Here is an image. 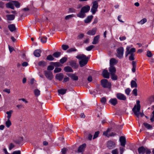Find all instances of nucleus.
I'll return each instance as SVG.
<instances>
[{
    "label": "nucleus",
    "instance_id": "1",
    "mask_svg": "<svg viewBox=\"0 0 154 154\" xmlns=\"http://www.w3.org/2000/svg\"><path fill=\"white\" fill-rule=\"evenodd\" d=\"M76 57L79 60H81L79 62L80 66L83 67L86 65L88 62L89 58L84 54L78 55Z\"/></svg>",
    "mask_w": 154,
    "mask_h": 154
},
{
    "label": "nucleus",
    "instance_id": "2",
    "mask_svg": "<svg viewBox=\"0 0 154 154\" xmlns=\"http://www.w3.org/2000/svg\"><path fill=\"white\" fill-rule=\"evenodd\" d=\"M124 49L123 47H121L117 48L116 50V56L119 58H122L123 57Z\"/></svg>",
    "mask_w": 154,
    "mask_h": 154
},
{
    "label": "nucleus",
    "instance_id": "3",
    "mask_svg": "<svg viewBox=\"0 0 154 154\" xmlns=\"http://www.w3.org/2000/svg\"><path fill=\"white\" fill-rule=\"evenodd\" d=\"M93 6L91 9V11L93 14H95L97 11L98 7V3L97 1H95L92 3Z\"/></svg>",
    "mask_w": 154,
    "mask_h": 154
},
{
    "label": "nucleus",
    "instance_id": "4",
    "mask_svg": "<svg viewBox=\"0 0 154 154\" xmlns=\"http://www.w3.org/2000/svg\"><path fill=\"white\" fill-rule=\"evenodd\" d=\"M101 85L104 88H109L111 87L110 83L106 79H103L101 81Z\"/></svg>",
    "mask_w": 154,
    "mask_h": 154
},
{
    "label": "nucleus",
    "instance_id": "5",
    "mask_svg": "<svg viewBox=\"0 0 154 154\" xmlns=\"http://www.w3.org/2000/svg\"><path fill=\"white\" fill-rule=\"evenodd\" d=\"M44 74L47 78L48 79L51 80L53 79V74L51 72L45 71H44Z\"/></svg>",
    "mask_w": 154,
    "mask_h": 154
},
{
    "label": "nucleus",
    "instance_id": "6",
    "mask_svg": "<svg viewBox=\"0 0 154 154\" xmlns=\"http://www.w3.org/2000/svg\"><path fill=\"white\" fill-rule=\"evenodd\" d=\"M126 51L125 52V56L126 57H127L129 54L133 53L135 52L136 50L134 48H131L130 50V48L127 47L126 49Z\"/></svg>",
    "mask_w": 154,
    "mask_h": 154
},
{
    "label": "nucleus",
    "instance_id": "7",
    "mask_svg": "<svg viewBox=\"0 0 154 154\" xmlns=\"http://www.w3.org/2000/svg\"><path fill=\"white\" fill-rule=\"evenodd\" d=\"M116 97L121 100H125L126 99V97L123 94L121 93H117L116 94Z\"/></svg>",
    "mask_w": 154,
    "mask_h": 154
},
{
    "label": "nucleus",
    "instance_id": "8",
    "mask_svg": "<svg viewBox=\"0 0 154 154\" xmlns=\"http://www.w3.org/2000/svg\"><path fill=\"white\" fill-rule=\"evenodd\" d=\"M136 106H134L132 109V111L134 112L135 115L137 117H138L140 115L142 117L144 115V114L143 113H141L140 112V111H138L137 110L135 109Z\"/></svg>",
    "mask_w": 154,
    "mask_h": 154
},
{
    "label": "nucleus",
    "instance_id": "9",
    "mask_svg": "<svg viewBox=\"0 0 154 154\" xmlns=\"http://www.w3.org/2000/svg\"><path fill=\"white\" fill-rule=\"evenodd\" d=\"M107 146L109 149H112L115 147L116 144L114 142L110 140L108 141Z\"/></svg>",
    "mask_w": 154,
    "mask_h": 154
},
{
    "label": "nucleus",
    "instance_id": "10",
    "mask_svg": "<svg viewBox=\"0 0 154 154\" xmlns=\"http://www.w3.org/2000/svg\"><path fill=\"white\" fill-rule=\"evenodd\" d=\"M121 145L124 147L126 144V139L124 136H121L119 139Z\"/></svg>",
    "mask_w": 154,
    "mask_h": 154
},
{
    "label": "nucleus",
    "instance_id": "11",
    "mask_svg": "<svg viewBox=\"0 0 154 154\" xmlns=\"http://www.w3.org/2000/svg\"><path fill=\"white\" fill-rule=\"evenodd\" d=\"M86 146V144L85 143L83 144L80 146L78 149V152H83Z\"/></svg>",
    "mask_w": 154,
    "mask_h": 154
},
{
    "label": "nucleus",
    "instance_id": "12",
    "mask_svg": "<svg viewBox=\"0 0 154 154\" xmlns=\"http://www.w3.org/2000/svg\"><path fill=\"white\" fill-rule=\"evenodd\" d=\"M109 103L111 105L115 106L118 103V101L116 98H111L109 101Z\"/></svg>",
    "mask_w": 154,
    "mask_h": 154
},
{
    "label": "nucleus",
    "instance_id": "13",
    "mask_svg": "<svg viewBox=\"0 0 154 154\" xmlns=\"http://www.w3.org/2000/svg\"><path fill=\"white\" fill-rule=\"evenodd\" d=\"M67 75L70 77L71 79L74 81H77L78 79V76H76L74 74L72 73H68L67 74Z\"/></svg>",
    "mask_w": 154,
    "mask_h": 154
},
{
    "label": "nucleus",
    "instance_id": "14",
    "mask_svg": "<svg viewBox=\"0 0 154 154\" xmlns=\"http://www.w3.org/2000/svg\"><path fill=\"white\" fill-rule=\"evenodd\" d=\"M81 10L85 14L89 11L90 10V7L89 5H86L82 7Z\"/></svg>",
    "mask_w": 154,
    "mask_h": 154
},
{
    "label": "nucleus",
    "instance_id": "15",
    "mask_svg": "<svg viewBox=\"0 0 154 154\" xmlns=\"http://www.w3.org/2000/svg\"><path fill=\"white\" fill-rule=\"evenodd\" d=\"M6 7L8 8H10L13 10L14 9V7L13 3L12 2V1L11 2L8 3L6 4Z\"/></svg>",
    "mask_w": 154,
    "mask_h": 154
},
{
    "label": "nucleus",
    "instance_id": "16",
    "mask_svg": "<svg viewBox=\"0 0 154 154\" xmlns=\"http://www.w3.org/2000/svg\"><path fill=\"white\" fill-rule=\"evenodd\" d=\"M118 61L114 58H111L110 60V65L111 66H113L118 63Z\"/></svg>",
    "mask_w": 154,
    "mask_h": 154
},
{
    "label": "nucleus",
    "instance_id": "17",
    "mask_svg": "<svg viewBox=\"0 0 154 154\" xmlns=\"http://www.w3.org/2000/svg\"><path fill=\"white\" fill-rule=\"evenodd\" d=\"M138 152L140 154H144L146 150L143 146H142L139 147L138 149Z\"/></svg>",
    "mask_w": 154,
    "mask_h": 154
},
{
    "label": "nucleus",
    "instance_id": "18",
    "mask_svg": "<svg viewBox=\"0 0 154 154\" xmlns=\"http://www.w3.org/2000/svg\"><path fill=\"white\" fill-rule=\"evenodd\" d=\"M63 77V75L62 73H58L55 76L56 78L60 81L62 80Z\"/></svg>",
    "mask_w": 154,
    "mask_h": 154
},
{
    "label": "nucleus",
    "instance_id": "19",
    "mask_svg": "<svg viewBox=\"0 0 154 154\" xmlns=\"http://www.w3.org/2000/svg\"><path fill=\"white\" fill-rule=\"evenodd\" d=\"M96 31L97 29L94 28L92 30H89L87 32V34L90 35H94L95 34Z\"/></svg>",
    "mask_w": 154,
    "mask_h": 154
},
{
    "label": "nucleus",
    "instance_id": "20",
    "mask_svg": "<svg viewBox=\"0 0 154 154\" xmlns=\"http://www.w3.org/2000/svg\"><path fill=\"white\" fill-rule=\"evenodd\" d=\"M41 52L42 51L40 50L37 49L34 51L33 54L35 57H39L40 56V54Z\"/></svg>",
    "mask_w": 154,
    "mask_h": 154
},
{
    "label": "nucleus",
    "instance_id": "21",
    "mask_svg": "<svg viewBox=\"0 0 154 154\" xmlns=\"http://www.w3.org/2000/svg\"><path fill=\"white\" fill-rule=\"evenodd\" d=\"M93 17V16L92 15H90L88 16L84 20L85 23H89L91 22Z\"/></svg>",
    "mask_w": 154,
    "mask_h": 154
},
{
    "label": "nucleus",
    "instance_id": "22",
    "mask_svg": "<svg viewBox=\"0 0 154 154\" xmlns=\"http://www.w3.org/2000/svg\"><path fill=\"white\" fill-rule=\"evenodd\" d=\"M102 74L104 78L108 79L109 78V73L107 70H104Z\"/></svg>",
    "mask_w": 154,
    "mask_h": 154
},
{
    "label": "nucleus",
    "instance_id": "23",
    "mask_svg": "<svg viewBox=\"0 0 154 154\" xmlns=\"http://www.w3.org/2000/svg\"><path fill=\"white\" fill-rule=\"evenodd\" d=\"M77 16L78 17L81 18H83L85 17L86 14L84 12L81 10L80 12L77 14Z\"/></svg>",
    "mask_w": 154,
    "mask_h": 154
},
{
    "label": "nucleus",
    "instance_id": "24",
    "mask_svg": "<svg viewBox=\"0 0 154 154\" xmlns=\"http://www.w3.org/2000/svg\"><path fill=\"white\" fill-rule=\"evenodd\" d=\"M8 27L10 31L11 32H13L16 29L15 26L13 24L9 25Z\"/></svg>",
    "mask_w": 154,
    "mask_h": 154
},
{
    "label": "nucleus",
    "instance_id": "25",
    "mask_svg": "<svg viewBox=\"0 0 154 154\" xmlns=\"http://www.w3.org/2000/svg\"><path fill=\"white\" fill-rule=\"evenodd\" d=\"M100 38V35H97L95 36L93 42H92L93 44H96L98 42V40Z\"/></svg>",
    "mask_w": 154,
    "mask_h": 154
},
{
    "label": "nucleus",
    "instance_id": "26",
    "mask_svg": "<svg viewBox=\"0 0 154 154\" xmlns=\"http://www.w3.org/2000/svg\"><path fill=\"white\" fill-rule=\"evenodd\" d=\"M109 70L110 72V74H115L116 71V69L115 67L114 66H110Z\"/></svg>",
    "mask_w": 154,
    "mask_h": 154
},
{
    "label": "nucleus",
    "instance_id": "27",
    "mask_svg": "<svg viewBox=\"0 0 154 154\" xmlns=\"http://www.w3.org/2000/svg\"><path fill=\"white\" fill-rule=\"evenodd\" d=\"M6 17L8 20H12L14 19L15 16L14 14L7 15Z\"/></svg>",
    "mask_w": 154,
    "mask_h": 154
},
{
    "label": "nucleus",
    "instance_id": "28",
    "mask_svg": "<svg viewBox=\"0 0 154 154\" xmlns=\"http://www.w3.org/2000/svg\"><path fill=\"white\" fill-rule=\"evenodd\" d=\"M64 70L66 72H73V70L71 67L69 66H66L64 68Z\"/></svg>",
    "mask_w": 154,
    "mask_h": 154
},
{
    "label": "nucleus",
    "instance_id": "29",
    "mask_svg": "<svg viewBox=\"0 0 154 154\" xmlns=\"http://www.w3.org/2000/svg\"><path fill=\"white\" fill-rule=\"evenodd\" d=\"M38 64L39 66L44 67L46 65V63L44 61H41L39 62Z\"/></svg>",
    "mask_w": 154,
    "mask_h": 154
},
{
    "label": "nucleus",
    "instance_id": "30",
    "mask_svg": "<svg viewBox=\"0 0 154 154\" xmlns=\"http://www.w3.org/2000/svg\"><path fill=\"white\" fill-rule=\"evenodd\" d=\"M12 2L13 3L14 5L17 8H19L20 6V3L17 1H12Z\"/></svg>",
    "mask_w": 154,
    "mask_h": 154
},
{
    "label": "nucleus",
    "instance_id": "31",
    "mask_svg": "<svg viewBox=\"0 0 154 154\" xmlns=\"http://www.w3.org/2000/svg\"><path fill=\"white\" fill-rule=\"evenodd\" d=\"M132 65L133 68L132 69V71L133 72H134L136 71V62L135 61H133L132 62Z\"/></svg>",
    "mask_w": 154,
    "mask_h": 154
},
{
    "label": "nucleus",
    "instance_id": "32",
    "mask_svg": "<svg viewBox=\"0 0 154 154\" xmlns=\"http://www.w3.org/2000/svg\"><path fill=\"white\" fill-rule=\"evenodd\" d=\"M140 101L139 100H137V105H135L134 106H136L135 109L137 110V111H140Z\"/></svg>",
    "mask_w": 154,
    "mask_h": 154
},
{
    "label": "nucleus",
    "instance_id": "33",
    "mask_svg": "<svg viewBox=\"0 0 154 154\" xmlns=\"http://www.w3.org/2000/svg\"><path fill=\"white\" fill-rule=\"evenodd\" d=\"M131 86L132 88H137V85L136 82L134 80H132L131 82Z\"/></svg>",
    "mask_w": 154,
    "mask_h": 154
},
{
    "label": "nucleus",
    "instance_id": "34",
    "mask_svg": "<svg viewBox=\"0 0 154 154\" xmlns=\"http://www.w3.org/2000/svg\"><path fill=\"white\" fill-rule=\"evenodd\" d=\"M67 90L66 89H61L58 90V92L59 94L62 95L65 94Z\"/></svg>",
    "mask_w": 154,
    "mask_h": 154
},
{
    "label": "nucleus",
    "instance_id": "35",
    "mask_svg": "<svg viewBox=\"0 0 154 154\" xmlns=\"http://www.w3.org/2000/svg\"><path fill=\"white\" fill-rule=\"evenodd\" d=\"M34 93L35 96H38L40 94V91L38 89H35L34 91Z\"/></svg>",
    "mask_w": 154,
    "mask_h": 154
},
{
    "label": "nucleus",
    "instance_id": "36",
    "mask_svg": "<svg viewBox=\"0 0 154 154\" xmlns=\"http://www.w3.org/2000/svg\"><path fill=\"white\" fill-rule=\"evenodd\" d=\"M13 112V111L12 110H10L9 111H7L6 112V113L8 115L7 117L8 119H10V118L11 114Z\"/></svg>",
    "mask_w": 154,
    "mask_h": 154
},
{
    "label": "nucleus",
    "instance_id": "37",
    "mask_svg": "<svg viewBox=\"0 0 154 154\" xmlns=\"http://www.w3.org/2000/svg\"><path fill=\"white\" fill-rule=\"evenodd\" d=\"M60 55L61 52H55L53 54V55L56 58L59 57Z\"/></svg>",
    "mask_w": 154,
    "mask_h": 154
},
{
    "label": "nucleus",
    "instance_id": "38",
    "mask_svg": "<svg viewBox=\"0 0 154 154\" xmlns=\"http://www.w3.org/2000/svg\"><path fill=\"white\" fill-rule=\"evenodd\" d=\"M74 17H75V15L73 14L69 15L66 16L65 19L66 20H68Z\"/></svg>",
    "mask_w": 154,
    "mask_h": 154
},
{
    "label": "nucleus",
    "instance_id": "39",
    "mask_svg": "<svg viewBox=\"0 0 154 154\" xmlns=\"http://www.w3.org/2000/svg\"><path fill=\"white\" fill-rule=\"evenodd\" d=\"M144 126L147 129H151L152 128V125L146 123H144L143 124Z\"/></svg>",
    "mask_w": 154,
    "mask_h": 154
},
{
    "label": "nucleus",
    "instance_id": "40",
    "mask_svg": "<svg viewBox=\"0 0 154 154\" xmlns=\"http://www.w3.org/2000/svg\"><path fill=\"white\" fill-rule=\"evenodd\" d=\"M5 124L7 128H9L11 125V123L10 119L7 120V121L6 122Z\"/></svg>",
    "mask_w": 154,
    "mask_h": 154
},
{
    "label": "nucleus",
    "instance_id": "41",
    "mask_svg": "<svg viewBox=\"0 0 154 154\" xmlns=\"http://www.w3.org/2000/svg\"><path fill=\"white\" fill-rule=\"evenodd\" d=\"M67 60V58L66 57H63L60 60V62L61 63H63L65 62Z\"/></svg>",
    "mask_w": 154,
    "mask_h": 154
},
{
    "label": "nucleus",
    "instance_id": "42",
    "mask_svg": "<svg viewBox=\"0 0 154 154\" xmlns=\"http://www.w3.org/2000/svg\"><path fill=\"white\" fill-rule=\"evenodd\" d=\"M46 59L49 61H52L54 59V58L51 55H49L47 56Z\"/></svg>",
    "mask_w": 154,
    "mask_h": 154
},
{
    "label": "nucleus",
    "instance_id": "43",
    "mask_svg": "<svg viewBox=\"0 0 154 154\" xmlns=\"http://www.w3.org/2000/svg\"><path fill=\"white\" fill-rule=\"evenodd\" d=\"M111 79L114 80H116L117 79V76L115 74H111Z\"/></svg>",
    "mask_w": 154,
    "mask_h": 154
},
{
    "label": "nucleus",
    "instance_id": "44",
    "mask_svg": "<svg viewBox=\"0 0 154 154\" xmlns=\"http://www.w3.org/2000/svg\"><path fill=\"white\" fill-rule=\"evenodd\" d=\"M130 54V56L129 57V60H134V56H135L134 54V53L129 54Z\"/></svg>",
    "mask_w": 154,
    "mask_h": 154
},
{
    "label": "nucleus",
    "instance_id": "45",
    "mask_svg": "<svg viewBox=\"0 0 154 154\" xmlns=\"http://www.w3.org/2000/svg\"><path fill=\"white\" fill-rule=\"evenodd\" d=\"M94 47V46L93 45H91L90 46L87 47L86 49L87 51H91L93 48Z\"/></svg>",
    "mask_w": 154,
    "mask_h": 154
},
{
    "label": "nucleus",
    "instance_id": "46",
    "mask_svg": "<svg viewBox=\"0 0 154 154\" xmlns=\"http://www.w3.org/2000/svg\"><path fill=\"white\" fill-rule=\"evenodd\" d=\"M147 21L146 19L145 18H144L141 20L140 21L138 22L139 23H140L141 24H143L146 23Z\"/></svg>",
    "mask_w": 154,
    "mask_h": 154
},
{
    "label": "nucleus",
    "instance_id": "47",
    "mask_svg": "<svg viewBox=\"0 0 154 154\" xmlns=\"http://www.w3.org/2000/svg\"><path fill=\"white\" fill-rule=\"evenodd\" d=\"M62 48L64 50H66L69 48V46L68 45H63L62 46Z\"/></svg>",
    "mask_w": 154,
    "mask_h": 154
},
{
    "label": "nucleus",
    "instance_id": "48",
    "mask_svg": "<svg viewBox=\"0 0 154 154\" xmlns=\"http://www.w3.org/2000/svg\"><path fill=\"white\" fill-rule=\"evenodd\" d=\"M152 107L154 108V105L152 106ZM150 120L152 122L154 121V110L152 112V115L151 116Z\"/></svg>",
    "mask_w": 154,
    "mask_h": 154
},
{
    "label": "nucleus",
    "instance_id": "49",
    "mask_svg": "<svg viewBox=\"0 0 154 154\" xmlns=\"http://www.w3.org/2000/svg\"><path fill=\"white\" fill-rule=\"evenodd\" d=\"M47 38L46 37H43L41 38V40L42 43H45L46 42Z\"/></svg>",
    "mask_w": 154,
    "mask_h": 154
},
{
    "label": "nucleus",
    "instance_id": "50",
    "mask_svg": "<svg viewBox=\"0 0 154 154\" xmlns=\"http://www.w3.org/2000/svg\"><path fill=\"white\" fill-rule=\"evenodd\" d=\"M51 63L55 66H59L60 65V63L59 62H52Z\"/></svg>",
    "mask_w": 154,
    "mask_h": 154
},
{
    "label": "nucleus",
    "instance_id": "51",
    "mask_svg": "<svg viewBox=\"0 0 154 154\" xmlns=\"http://www.w3.org/2000/svg\"><path fill=\"white\" fill-rule=\"evenodd\" d=\"M61 70V69L60 68H55L54 70V72L55 73L59 72H60Z\"/></svg>",
    "mask_w": 154,
    "mask_h": 154
},
{
    "label": "nucleus",
    "instance_id": "52",
    "mask_svg": "<svg viewBox=\"0 0 154 154\" xmlns=\"http://www.w3.org/2000/svg\"><path fill=\"white\" fill-rule=\"evenodd\" d=\"M111 153L112 154H118V150L117 149H113Z\"/></svg>",
    "mask_w": 154,
    "mask_h": 154
},
{
    "label": "nucleus",
    "instance_id": "53",
    "mask_svg": "<svg viewBox=\"0 0 154 154\" xmlns=\"http://www.w3.org/2000/svg\"><path fill=\"white\" fill-rule=\"evenodd\" d=\"M132 93L135 96L137 95V90L136 88L134 89L132 91Z\"/></svg>",
    "mask_w": 154,
    "mask_h": 154
},
{
    "label": "nucleus",
    "instance_id": "54",
    "mask_svg": "<svg viewBox=\"0 0 154 154\" xmlns=\"http://www.w3.org/2000/svg\"><path fill=\"white\" fill-rule=\"evenodd\" d=\"M99 131H97L95 132L94 134V137H93V139H94L97 137L98 136L99 134Z\"/></svg>",
    "mask_w": 154,
    "mask_h": 154
},
{
    "label": "nucleus",
    "instance_id": "55",
    "mask_svg": "<svg viewBox=\"0 0 154 154\" xmlns=\"http://www.w3.org/2000/svg\"><path fill=\"white\" fill-rule=\"evenodd\" d=\"M131 90L129 88H127L125 90V93L127 95H129L131 92Z\"/></svg>",
    "mask_w": 154,
    "mask_h": 154
},
{
    "label": "nucleus",
    "instance_id": "56",
    "mask_svg": "<svg viewBox=\"0 0 154 154\" xmlns=\"http://www.w3.org/2000/svg\"><path fill=\"white\" fill-rule=\"evenodd\" d=\"M54 66H53L50 65L48 66L47 68V70H52L54 69Z\"/></svg>",
    "mask_w": 154,
    "mask_h": 154
},
{
    "label": "nucleus",
    "instance_id": "57",
    "mask_svg": "<svg viewBox=\"0 0 154 154\" xmlns=\"http://www.w3.org/2000/svg\"><path fill=\"white\" fill-rule=\"evenodd\" d=\"M109 132V129H107L106 131H105L103 132V134L108 137H109V135L108 134Z\"/></svg>",
    "mask_w": 154,
    "mask_h": 154
},
{
    "label": "nucleus",
    "instance_id": "58",
    "mask_svg": "<svg viewBox=\"0 0 154 154\" xmlns=\"http://www.w3.org/2000/svg\"><path fill=\"white\" fill-rule=\"evenodd\" d=\"M77 51V50L75 48H70L67 51L68 52H72V51Z\"/></svg>",
    "mask_w": 154,
    "mask_h": 154
},
{
    "label": "nucleus",
    "instance_id": "59",
    "mask_svg": "<svg viewBox=\"0 0 154 154\" xmlns=\"http://www.w3.org/2000/svg\"><path fill=\"white\" fill-rule=\"evenodd\" d=\"M120 151V154H122L125 150V149L122 147H120L119 148Z\"/></svg>",
    "mask_w": 154,
    "mask_h": 154
},
{
    "label": "nucleus",
    "instance_id": "60",
    "mask_svg": "<svg viewBox=\"0 0 154 154\" xmlns=\"http://www.w3.org/2000/svg\"><path fill=\"white\" fill-rule=\"evenodd\" d=\"M67 150V149L66 148H63L62 149L61 152L63 154H65Z\"/></svg>",
    "mask_w": 154,
    "mask_h": 154
},
{
    "label": "nucleus",
    "instance_id": "61",
    "mask_svg": "<svg viewBox=\"0 0 154 154\" xmlns=\"http://www.w3.org/2000/svg\"><path fill=\"white\" fill-rule=\"evenodd\" d=\"M101 102L102 103H103L104 104L106 101V100L105 98V97H103L100 100Z\"/></svg>",
    "mask_w": 154,
    "mask_h": 154
},
{
    "label": "nucleus",
    "instance_id": "62",
    "mask_svg": "<svg viewBox=\"0 0 154 154\" xmlns=\"http://www.w3.org/2000/svg\"><path fill=\"white\" fill-rule=\"evenodd\" d=\"M69 78L67 77L66 76L64 79L63 82H68L69 80Z\"/></svg>",
    "mask_w": 154,
    "mask_h": 154
},
{
    "label": "nucleus",
    "instance_id": "63",
    "mask_svg": "<svg viewBox=\"0 0 154 154\" xmlns=\"http://www.w3.org/2000/svg\"><path fill=\"white\" fill-rule=\"evenodd\" d=\"M147 55L148 57H152V54L150 51H148L147 52Z\"/></svg>",
    "mask_w": 154,
    "mask_h": 154
},
{
    "label": "nucleus",
    "instance_id": "64",
    "mask_svg": "<svg viewBox=\"0 0 154 154\" xmlns=\"http://www.w3.org/2000/svg\"><path fill=\"white\" fill-rule=\"evenodd\" d=\"M8 48L10 53H11L12 51L14 50V49L13 47H11L9 45L8 46Z\"/></svg>",
    "mask_w": 154,
    "mask_h": 154
}]
</instances>
